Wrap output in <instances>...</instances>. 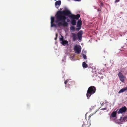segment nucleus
Wrapping results in <instances>:
<instances>
[{
	"label": "nucleus",
	"instance_id": "20",
	"mask_svg": "<svg viewBox=\"0 0 127 127\" xmlns=\"http://www.w3.org/2000/svg\"><path fill=\"white\" fill-rule=\"evenodd\" d=\"M61 37L60 38V41H64V38L63 36L62 35H61Z\"/></svg>",
	"mask_w": 127,
	"mask_h": 127
},
{
	"label": "nucleus",
	"instance_id": "17",
	"mask_svg": "<svg viewBox=\"0 0 127 127\" xmlns=\"http://www.w3.org/2000/svg\"><path fill=\"white\" fill-rule=\"evenodd\" d=\"M70 29L71 30L73 31L74 32L75 30V28L74 26H72L70 27Z\"/></svg>",
	"mask_w": 127,
	"mask_h": 127
},
{
	"label": "nucleus",
	"instance_id": "24",
	"mask_svg": "<svg viewBox=\"0 0 127 127\" xmlns=\"http://www.w3.org/2000/svg\"><path fill=\"white\" fill-rule=\"evenodd\" d=\"M89 69H90L89 70H92V68L91 67H89Z\"/></svg>",
	"mask_w": 127,
	"mask_h": 127
},
{
	"label": "nucleus",
	"instance_id": "12",
	"mask_svg": "<svg viewBox=\"0 0 127 127\" xmlns=\"http://www.w3.org/2000/svg\"><path fill=\"white\" fill-rule=\"evenodd\" d=\"M126 90L127 91V87L121 89L118 92V93L119 94L121 93H123Z\"/></svg>",
	"mask_w": 127,
	"mask_h": 127
},
{
	"label": "nucleus",
	"instance_id": "19",
	"mask_svg": "<svg viewBox=\"0 0 127 127\" xmlns=\"http://www.w3.org/2000/svg\"><path fill=\"white\" fill-rule=\"evenodd\" d=\"M51 27H56V25L55 24L53 23H51Z\"/></svg>",
	"mask_w": 127,
	"mask_h": 127
},
{
	"label": "nucleus",
	"instance_id": "7",
	"mask_svg": "<svg viewBox=\"0 0 127 127\" xmlns=\"http://www.w3.org/2000/svg\"><path fill=\"white\" fill-rule=\"evenodd\" d=\"M83 122L82 127H89L90 125V123H89L88 121L86 119L83 120Z\"/></svg>",
	"mask_w": 127,
	"mask_h": 127
},
{
	"label": "nucleus",
	"instance_id": "15",
	"mask_svg": "<svg viewBox=\"0 0 127 127\" xmlns=\"http://www.w3.org/2000/svg\"><path fill=\"white\" fill-rule=\"evenodd\" d=\"M82 66L84 68H87L88 66V65L85 62L83 63Z\"/></svg>",
	"mask_w": 127,
	"mask_h": 127
},
{
	"label": "nucleus",
	"instance_id": "31",
	"mask_svg": "<svg viewBox=\"0 0 127 127\" xmlns=\"http://www.w3.org/2000/svg\"><path fill=\"white\" fill-rule=\"evenodd\" d=\"M86 114H86L85 115V117H86Z\"/></svg>",
	"mask_w": 127,
	"mask_h": 127
},
{
	"label": "nucleus",
	"instance_id": "14",
	"mask_svg": "<svg viewBox=\"0 0 127 127\" xmlns=\"http://www.w3.org/2000/svg\"><path fill=\"white\" fill-rule=\"evenodd\" d=\"M76 23V21L74 19H72L71 21V24L73 25H75Z\"/></svg>",
	"mask_w": 127,
	"mask_h": 127
},
{
	"label": "nucleus",
	"instance_id": "16",
	"mask_svg": "<svg viewBox=\"0 0 127 127\" xmlns=\"http://www.w3.org/2000/svg\"><path fill=\"white\" fill-rule=\"evenodd\" d=\"M54 17H51V23H54Z\"/></svg>",
	"mask_w": 127,
	"mask_h": 127
},
{
	"label": "nucleus",
	"instance_id": "4",
	"mask_svg": "<svg viewBox=\"0 0 127 127\" xmlns=\"http://www.w3.org/2000/svg\"><path fill=\"white\" fill-rule=\"evenodd\" d=\"M81 48L80 46L76 45L74 47V50L77 54L80 53L81 51Z\"/></svg>",
	"mask_w": 127,
	"mask_h": 127
},
{
	"label": "nucleus",
	"instance_id": "10",
	"mask_svg": "<svg viewBox=\"0 0 127 127\" xmlns=\"http://www.w3.org/2000/svg\"><path fill=\"white\" fill-rule=\"evenodd\" d=\"M61 4V1L60 0H58L55 2V5L57 8H58L59 6Z\"/></svg>",
	"mask_w": 127,
	"mask_h": 127
},
{
	"label": "nucleus",
	"instance_id": "1",
	"mask_svg": "<svg viewBox=\"0 0 127 127\" xmlns=\"http://www.w3.org/2000/svg\"><path fill=\"white\" fill-rule=\"evenodd\" d=\"M66 16L69 17L72 19L78 20L80 16L79 14L76 15L72 14L70 11L67 9L58 11L56 14L55 22L58 23L59 27L63 26L66 27L68 26V23L65 21L66 19Z\"/></svg>",
	"mask_w": 127,
	"mask_h": 127
},
{
	"label": "nucleus",
	"instance_id": "11",
	"mask_svg": "<svg viewBox=\"0 0 127 127\" xmlns=\"http://www.w3.org/2000/svg\"><path fill=\"white\" fill-rule=\"evenodd\" d=\"M61 43L63 45L65 46V45H68V42L67 40H64L63 41H62Z\"/></svg>",
	"mask_w": 127,
	"mask_h": 127
},
{
	"label": "nucleus",
	"instance_id": "2",
	"mask_svg": "<svg viewBox=\"0 0 127 127\" xmlns=\"http://www.w3.org/2000/svg\"><path fill=\"white\" fill-rule=\"evenodd\" d=\"M83 33V32L80 30L77 33V35L75 33H71V37L72 38V40L73 41H75L77 40V36L79 40H81L82 39V36Z\"/></svg>",
	"mask_w": 127,
	"mask_h": 127
},
{
	"label": "nucleus",
	"instance_id": "6",
	"mask_svg": "<svg viewBox=\"0 0 127 127\" xmlns=\"http://www.w3.org/2000/svg\"><path fill=\"white\" fill-rule=\"evenodd\" d=\"M127 108L126 107L124 106L120 108L118 111L117 113L118 114L122 113H123L127 111Z\"/></svg>",
	"mask_w": 127,
	"mask_h": 127
},
{
	"label": "nucleus",
	"instance_id": "22",
	"mask_svg": "<svg viewBox=\"0 0 127 127\" xmlns=\"http://www.w3.org/2000/svg\"><path fill=\"white\" fill-rule=\"evenodd\" d=\"M120 0H116L115 1V3H116L119 1Z\"/></svg>",
	"mask_w": 127,
	"mask_h": 127
},
{
	"label": "nucleus",
	"instance_id": "13",
	"mask_svg": "<svg viewBox=\"0 0 127 127\" xmlns=\"http://www.w3.org/2000/svg\"><path fill=\"white\" fill-rule=\"evenodd\" d=\"M118 109H117L115 111L113 112L112 113L111 116L113 118L115 117L116 116L117 113Z\"/></svg>",
	"mask_w": 127,
	"mask_h": 127
},
{
	"label": "nucleus",
	"instance_id": "5",
	"mask_svg": "<svg viewBox=\"0 0 127 127\" xmlns=\"http://www.w3.org/2000/svg\"><path fill=\"white\" fill-rule=\"evenodd\" d=\"M118 76L120 81L122 82H124L126 78L123 74L121 72H119L118 74Z\"/></svg>",
	"mask_w": 127,
	"mask_h": 127
},
{
	"label": "nucleus",
	"instance_id": "30",
	"mask_svg": "<svg viewBox=\"0 0 127 127\" xmlns=\"http://www.w3.org/2000/svg\"><path fill=\"white\" fill-rule=\"evenodd\" d=\"M101 5H103V3H101Z\"/></svg>",
	"mask_w": 127,
	"mask_h": 127
},
{
	"label": "nucleus",
	"instance_id": "27",
	"mask_svg": "<svg viewBox=\"0 0 127 127\" xmlns=\"http://www.w3.org/2000/svg\"><path fill=\"white\" fill-rule=\"evenodd\" d=\"M101 11V10H99V9L97 10V11Z\"/></svg>",
	"mask_w": 127,
	"mask_h": 127
},
{
	"label": "nucleus",
	"instance_id": "29",
	"mask_svg": "<svg viewBox=\"0 0 127 127\" xmlns=\"http://www.w3.org/2000/svg\"><path fill=\"white\" fill-rule=\"evenodd\" d=\"M57 39V37H56L55 38V39L56 40Z\"/></svg>",
	"mask_w": 127,
	"mask_h": 127
},
{
	"label": "nucleus",
	"instance_id": "26",
	"mask_svg": "<svg viewBox=\"0 0 127 127\" xmlns=\"http://www.w3.org/2000/svg\"><path fill=\"white\" fill-rule=\"evenodd\" d=\"M75 1H79L81 0H74Z\"/></svg>",
	"mask_w": 127,
	"mask_h": 127
},
{
	"label": "nucleus",
	"instance_id": "8",
	"mask_svg": "<svg viewBox=\"0 0 127 127\" xmlns=\"http://www.w3.org/2000/svg\"><path fill=\"white\" fill-rule=\"evenodd\" d=\"M82 23V21L80 20H78V21L76 26L78 28H76L77 31H79L81 27Z\"/></svg>",
	"mask_w": 127,
	"mask_h": 127
},
{
	"label": "nucleus",
	"instance_id": "28",
	"mask_svg": "<svg viewBox=\"0 0 127 127\" xmlns=\"http://www.w3.org/2000/svg\"><path fill=\"white\" fill-rule=\"evenodd\" d=\"M56 37H57V36H58V34L57 33H56Z\"/></svg>",
	"mask_w": 127,
	"mask_h": 127
},
{
	"label": "nucleus",
	"instance_id": "9",
	"mask_svg": "<svg viewBox=\"0 0 127 127\" xmlns=\"http://www.w3.org/2000/svg\"><path fill=\"white\" fill-rule=\"evenodd\" d=\"M96 111L94 113L91 114L90 115H89L88 117V120L89 121H91V120H93L95 119V116L94 115V114L96 112Z\"/></svg>",
	"mask_w": 127,
	"mask_h": 127
},
{
	"label": "nucleus",
	"instance_id": "21",
	"mask_svg": "<svg viewBox=\"0 0 127 127\" xmlns=\"http://www.w3.org/2000/svg\"><path fill=\"white\" fill-rule=\"evenodd\" d=\"M68 80H65L64 82V84H65V87H66V84L68 82Z\"/></svg>",
	"mask_w": 127,
	"mask_h": 127
},
{
	"label": "nucleus",
	"instance_id": "18",
	"mask_svg": "<svg viewBox=\"0 0 127 127\" xmlns=\"http://www.w3.org/2000/svg\"><path fill=\"white\" fill-rule=\"evenodd\" d=\"M82 56L83 58L84 59H87V57L86 56V55H85L84 54H82Z\"/></svg>",
	"mask_w": 127,
	"mask_h": 127
},
{
	"label": "nucleus",
	"instance_id": "3",
	"mask_svg": "<svg viewBox=\"0 0 127 127\" xmlns=\"http://www.w3.org/2000/svg\"><path fill=\"white\" fill-rule=\"evenodd\" d=\"M96 90V88L94 86H92L89 88L86 94L88 99H89L91 95L95 92Z\"/></svg>",
	"mask_w": 127,
	"mask_h": 127
},
{
	"label": "nucleus",
	"instance_id": "23",
	"mask_svg": "<svg viewBox=\"0 0 127 127\" xmlns=\"http://www.w3.org/2000/svg\"><path fill=\"white\" fill-rule=\"evenodd\" d=\"M101 109V110H106V108H102Z\"/></svg>",
	"mask_w": 127,
	"mask_h": 127
},
{
	"label": "nucleus",
	"instance_id": "25",
	"mask_svg": "<svg viewBox=\"0 0 127 127\" xmlns=\"http://www.w3.org/2000/svg\"><path fill=\"white\" fill-rule=\"evenodd\" d=\"M69 21H70L69 20V19H67V22H69Z\"/></svg>",
	"mask_w": 127,
	"mask_h": 127
}]
</instances>
